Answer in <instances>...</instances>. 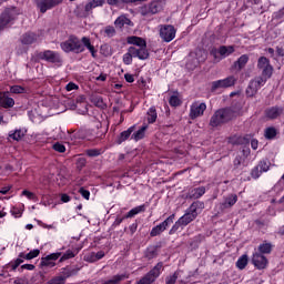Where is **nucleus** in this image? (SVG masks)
I'll list each match as a JSON object with an SVG mask.
<instances>
[{
    "instance_id": "nucleus-42",
    "label": "nucleus",
    "mask_w": 284,
    "mask_h": 284,
    "mask_svg": "<svg viewBox=\"0 0 284 284\" xmlns=\"http://www.w3.org/2000/svg\"><path fill=\"white\" fill-rule=\"evenodd\" d=\"M179 280V272H174L173 274L165 277L166 284H175Z\"/></svg>"
},
{
    "instance_id": "nucleus-34",
    "label": "nucleus",
    "mask_w": 284,
    "mask_h": 284,
    "mask_svg": "<svg viewBox=\"0 0 284 284\" xmlns=\"http://www.w3.org/2000/svg\"><path fill=\"white\" fill-rule=\"evenodd\" d=\"M77 268H62L61 273H60V277L63 278V282L65 283V281H68V278H70L71 276H75L77 274Z\"/></svg>"
},
{
    "instance_id": "nucleus-31",
    "label": "nucleus",
    "mask_w": 284,
    "mask_h": 284,
    "mask_svg": "<svg viewBox=\"0 0 284 284\" xmlns=\"http://www.w3.org/2000/svg\"><path fill=\"white\" fill-rule=\"evenodd\" d=\"M203 194H205V186H200L189 191L187 197L196 200V199H201Z\"/></svg>"
},
{
    "instance_id": "nucleus-27",
    "label": "nucleus",
    "mask_w": 284,
    "mask_h": 284,
    "mask_svg": "<svg viewBox=\"0 0 284 284\" xmlns=\"http://www.w3.org/2000/svg\"><path fill=\"white\" fill-rule=\"evenodd\" d=\"M105 3V0H91L84 7V11L90 14L94 8H101Z\"/></svg>"
},
{
    "instance_id": "nucleus-22",
    "label": "nucleus",
    "mask_w": 284,
    "mask_h": 284,
    "mask_svg": "<svg viewBox=\"0 0 284 284\" xmlns=\"http://www.w3.org/2000/svg\"><path fill=\"white\" fill-rule=\"evenodd\" d=\"M14 19V10H6L1 16H0V30H3L10 21Z\"/></svg>"
},
{
    "instance_id": "nucleus-16",
    "label": "nucleus",
    "mask_w": 284,
    "mask_h": 284,
    "mask_svg": "<svg viewBox=\"0 0 284 284\" xmlns=\"http://www.w3.org/2000/svg\"><path fill=\"white\" fill-rule=\"evenodd\" d=\"M236 77L230 75L225 79L212 82V90H219L221 88H232L236 85Z\"/></svg>"
},
{
    "instance_id": "nucleus-56",
    "label": "nucleus",
    "mask_w": 284,
    "mask_h": 284,
    "mask_svg": "<svg viewBox=\"0 0 284 284\" xmlns=\"http://www.w3.org/2000/svg\"><path fill=\"white\" fill-rule=\"evenodd\" d=\"M79 192H80L81 196H83V199H85L87 201H90V191L81 187L79 190Z\"/></svg>"
},
{
    "instance_id": "nucleus-14",
    "label": "nucleus",
    "mask_w": 284,
    "mask_h": 284,
    "mask_svg": "<svg viewBox=\"0 0 284 284\" xmlns=\"http://www.w3.org/2000/svg\"><path fill=\"white\" fill-rule=\"evenodd\" d=\"M145 210H148L146 204H142V205L133 207L132 210H130L126 213V215L124 217L115 219V221L113 222L114 227H119V225H121L123 223V221H125V219H134V216H136V214H141V212H145Z\"/></svg>"
},
{
    "instance_id": "nucleus-58",
    "label": "nucleus",
    "mask_w": 284,
    "mask_h": 284,
    "mask_svg": "<svg viewBox=\"0 0 284 284\" xmlns=\"http://www.w3.org/2000/svg\"><path fill=\"white\" fill-rule=\"evenodd\" d=\"M93 102L98 108H103V99L101 97L93 99Z\"/></svg>"
},
{
    "instance_id": "nucleus-17",
    "label": "nucleus",
    "mask_w": 284,
    "mask_h": 284,
    "mask_svg": "<svg viewBox=\"0 0 284 284\" xmlns=\"http://www.w3.org/2000/svg\"><path fill=\"white\" fill-rule=\"evenodd\" d=\"M174 216H175L174 214L170 215L162 223H160L159 225L153 227L150 233L151 236H159V234H162V232H165V230H168V227H170V225H172V223H174Z\"/></svg>"
},
{
    "instance_id": "nucleus-53",
    "label": "nucleus",
    "mask_w": 284,
    "mask_h": 284,
    "mask_svg": "<svg viewBox=\"0 0 284 284\" xmlns=\"http://www.w3.org/2000/svg\"><path fill=\"white\" fill-rule=\"evenodd\" d=\"M11 214L14 216V219H21L23 212L18 207H13L11 209Z\"/></svg>"
},
{
    "instance_id": "nucleus-2",
    "label": "nucleus",
    "mask_w": 284,
    "mask_h": 284,
    "mask_svg": "<svg viewBox=\"0 0 284 284\" xmlns=\"http://www.w3.org/2000/svg\"><path fill=\"white\" fill-rule=\"evenodd\" d=\"M205 210V203L201 201L193 202L190 207L186 210L185 214L182 215L171 227L169 234H174L179 232V230H183L186 225H190L192 221H195L196 216L201 214Z\"/></svg>"
},
{
    "instance_id": "nucleus-12",
    "label": "nucleus",
    "mask_w": 284,
    "mask_h": 284,
    "mask_svg": "<svg viewBox=\"0 0 284 284\" xmlns=\"http://www.w3.org/2000/svg\"><path fill=\"white\" fill-rule=\"evenodd\" d=\"M205 110H207V104L205 102L195 101L190 106V113L189 116L194 121V119H199V116H203L205 113Z\"/></svg>"
},
{
    "instance_id": "nucleus-57",
    "label": "nucleus",
    "mask_w": 284,
    "mask_h": 284,
    "mask_svg": "<svg viewBox=\"0 0 284 284\" xmlns=\"http://www.w3.org/2000/svg\"><path fill=\"white\" fill-rule=\"evenodd\" d=\"M241 163H243V158H241L240 155H237L234 161H233V165L234 168H239L241 165Z\"/></svg>"
},
{
    "instance_id": "nucleus-23",
    "label": "nucleus",
    "mask_w": 284,
    "mask_h": 284,
    "mask_svg": "<svg viewBox=\"0 0 284 284\" xmlns=\"http://www.w3.org/2000/svg\"><path fill=\"white\" fill-rule=\"evenodd\" d=\"M105 256V252L99 251L98 253L95 252H89L84 254L83 261L87 263H97V261H101Z\"/></svg>"
},
{
    "instance_id": "nucleus-44",
    "label": "nucleus",
    "mask_w": 284,
    "mask_h": 284,
    "mask_svg": "<svg viewBox=\"0 0 284 284\" xmlns=\"http://www.w3.org/2000/svg\"><path fill=\"white\" fill-rule=\"evenodd\" d=\"M75 254L72 250H68L61 257L60 263H63V261H68L70 258H74Z\"/></svg>"
},
{
    "instance_id": "nucleus-45",
    "label": "nucleus",
    "mask_w": 284,
    "mask_h": 284,
    "mask_svg": "<svg viewBox=\"0 0 284 284\" xmlns=\"http://www.w3.org/2000/svg\"><path fill=\"white\" fill-rule=\"evenodd\" d=\"M265 139H274L276 136V129L267 128L264 133Z\"/></svg>"
},
{
    "instance_id": "nucleus-63",
    "label": "nucleus",
    "mask_w": 284,
    "mask_h": 284,
    "mask_svg": "<svg viewBox=\"0 0 284 284\" xmlns=\"http://www.w3.org/2000/svg\"><path fill=\"white\" fill-rule=\"evenodd\" d=\"M61 201H62V203H70V195L62 194L61 195Z\"/></svg>"
},
{
    "instance_id": "nucleus-7",
    "label": "nucleus",
    "mask_w": 284,
    "mask_h": 284,
    "mask_svg": "<svg viewBox=\"0 0 284 284\" xmlns=\"http://www.w3.org/2000/svg\"><path fill=\"white\" fill-rule=\"evenodd\" d=\"M236 49L234 45H221L220 48H214L211 50V54L213 55L214 61L219 63V61H223V59H227V57L234 54Z\"/></svg>"
},
{
    "instance_id": "nucleus-4",
    "label": "nucleus",
    "mask_w": 284,
    "mask_h": 284,
    "mask_svg": "<svg viewBox=\"0 0 284 284\" xmlns=\"http://www.w3.org/2000/svg\"><path fill=\"white\" fill-rule=\"evenodd\" d=\"M163 8H164L163 1L155 0L140 7V14L142 17H152L153 14H159V12H162Z\"/></svg>"
},
{
    "instance_id": "nucleus-43",
    "label": "nucleus",
    "mask_w": 284,
    "mask_h": 284,
    "mask_svg": "<svg viewBox=\"0 0 284 284\" xmlns=\"http://www.w3.org/2000/svg\"><path fill=\"white\" fill-rule=\"evenodd\" d=\"M10 92L12 94H23V93H26V88H23L21 85H13L10 88Z\"/></svg>"
},
{
    "instance_id": "nucleus-11",
    "label": "nucleus",
    "mask_w": 284,
    "mask_h": 284,
    "mask_svg": "<svg viewBox=\"0 0 284 284\" xmlns=\"http://www.w3.org/2000/svg\"><path fill=\"white\" fill-rule=\"evenodd\" d=\"M160 37L165 43H170V41H174L176 37V29L171 24H161L159 27Z\"/></svg>"
},
{
    "instance_id": "nucleus-1",
    "label": "nucleus",
    "mask_w": 284,
    "mask_h": 284,
    "mask_svg": "<svg viewBox=\"0 0 284 284\" xmlns=\"http://www.w3.org/2000/svg\"><path fill=\"white\" fill-rule=\"evenodd\" d=\"M60 48L63 52L70 53L74 52L75 54H81L89 50L93 59L97 57V49L92 45L90 38L83 37L81 40L75 36H70L68 40L60 43Z\"/></svg>"
},
{
    "instance_id": "nucleus-19",
    "label": "nucleus",
    "mask_w": 284,
    "mask_h": 284,
    "mask_svg": "<svg viewBox=\"0 0 284 284\" xmlns=\"http://www.w3.org/2000/svg\"><path fill=\"white\" fill-rule=\"evenodd\" d=\"M239 201L237 194H229L223 197V202L220 203V210L221 212H225V210H232L234 205H236V202Z\"/></svg>"
},
{
    "instance_id": "nucleus-18",
    "label": "nucleus",
    "mask_w": 284,
    "mask_h": 284,
    "mask_svg": "<svg viewBox=\"0 0 284 284\" xmlns=\"http://www.w3.org/2000/svg\"><path fill=\"white\" fill-rule=\"evenodd\" d=\"M37 8L44 14V12H48V10H52V8H57L59 3H61V0H37Z\"/></svg>"
},
{
    "instance_id": "nucleus-48",
    "label": "nucleus",
    "mask_w": 284,
    "mask_h": 284,
    "mask_svg": "<svg viewBox=\"0 0 284 284\" xmlns=\"http://www.w3.org/2000/svg\"><path fill=\"white\" fill-rule=\"evenodd\" d=\"M22 196H27L29 201H37V195L28 190L22 191Z\"/></svg>"
},
{
    "instance_id": "nucleus-62",
    "label": "nucleus",
    "mask_w": 284,
    "mask_h": 284,
    "mask_svg": "<svg viewBox=\"0 0 284 284\" xmlns=\"http://www.w3.org/2000/svg\"><path fill=\"white\" fill-rule=\"evenodd\" d=\"M97 81H106L108 74L101 73L99 77L95 78Z\"/></svg>"
},
{
    "instance_id": "nucleus-41",
    "label": "nucleus",
    "mask_w": 284,
    "mask_h": 284,
    "mask_svg": "<svg viewBox=\"0 0 284 284\" xmlns=\"http://www.w3.org/2000/svg\"><path fill=\"white\" fill-rule=\"evenodd\" d=\"M156 118H158V115H156V109L151 108V109L148 111V116H146L148 122H149V123H154V122L156 121Z\"/></svg>"
},
{
    "instance_id": "nucleus-49",
    "label": "nucleus",
    "mask_w": 284,
    "mask_h": 284,
    "mask_svg": "<svg viewBox=\"0 0 284 284\" xmlns=\"http://www.w3.org/2000/svg\"><path fill=\"white\" fill-rule=\"evenodd\" d=\"M52 149L55 151V152H60V153H63L65 152V145L57 142L52 145Z\"/></svg>"
},
{
    "instance_id": "nucleus-25",
    "label": "nucleus",
    "mask_w": 284,
    "mask_h": 284,
    "mask_svg": "<svg viewBox=\"0 0 284 284\" xmlns=\"http://www.w3.org/2000/svg\"><path fill=\"white\" fill-rule=\"evenodd\" d=\"M0 105L1 108H13L14 99L8 97L7 92H0Z\"/></svg>"
},
{
    "instance_id": "nucleus-15",
    "label": "nucleus",
    "mask_w": 284,
    "mask_h": 284,
    "mask_svg": "<svg viewBox=\"0 0 284 284\" xmlns=\"http://www.w3.org/2000/svg\"><path fill=\"white\" fill-rule=\"evenodd\" d=\"M128 43H130L131 45H134V47H130V48L139 50V52H145L146 59H148V57H150V53L148 52V44L145 43V40H143L142 38L130 37L128 39Z\"/></svg>"
},
{
    "instance_id": "nucleus-55",
    "label": "nucleus",
    "mask_w": 284,
    "mask_h": 284,
    "mask_svg": "<svg viewBox=\"0 0 284 284\" xmlns=\"http://www.w3.org/2000/svg\"><path fill=\"white\" fill-rule=\"evenodd\" d=\"M65 90H67V92H72V90H79V85H77V83H74V82H69L65 85Z\"/></svg>"
},
{
    "instance_id": "nucleus-30",
    "label": "nucleus",
    "mask_w": 284,
    "mask_h": 284,
    "mask_svg": "<svg viewBox=\"0 0 284 284\" xmlns=\"http://www.w3.org/2000/svg\"><path fill=\"white\" fill-rule=\"evenodd\" d=\"M37 34L36 33H24L21 37V44L22 45H32V43L37 42Z\"/></svg>"
},
{
    "instance_id": "nucleus-51",
    "label": "nucleus",
    "mask_w": 284,
    "mask_h": 284,
    "mask_svg": "<svg viewBox=\"0 0 284 284\" xmlns=\"http://www.w3.org/2000/svg\"><path fill=\"white\" fill-rule=\"evenodd\" d=\"M261 174H263V171L258 166H255L251 172L252 179H258Z\"/></svg>"
},
{
    "instance_id": "nucleus-38",
    "label": "nucleus",
    "mask_w": 284,
    "mask_h": 284,
    "mask_svg": "<svg viewBox=\"0 0 284 284\" xmlns=\"http://www.w3.org/2000/svg\"><path fill=\"white\" fill-rule=\"evenodd\" d=\"M260 254H271L272 253V243H262L258 246Z\"/></svg>"
},
{
    "instance_id": "nucleus-46",
    "label": "nucleus",
    "mask_w": 284,
    "mask_h": 284,
    "mask_svg": "<svg viewBox=\"0 0 284 284\" xmlns=\"http://www.w3.org/2000/svg\"><path fill=\"white\" fill-rule=\"evenodd\" d=\"M257 168L260 169V171L263 172H267L270 170V162L263 160L258 163Z\"/></svg>"
},
{
    "instance_id": "nucleus-39",
    "label": "nucleus",
    "mask_w": 284,
    "mask_h": 284,
    "mask_svg": "<svg viewBox=\"0 0 284 284\" xmlns=\"http://www.w3.org/2000/svg\"><path fill=\"white\" fill-rule=\"evenodd\" d=\"M247 267V255H242L236 262L237 270H245Z\"/></svg>"
},
{
    "instance_id": "nucleus-3",
    "label": "nucleus",
    "mask_w": 284,
    "mask_h": 284,
    "mask_svg": "<svg viewBox=\"0 0 284 284\" xmlns=\"http://www.w3.org/2000/svg\"><path fill=\"white\" fill-rule=\"evenodd\" d=\"M234 119V111L232 109H220L214 112L210 119L211 128H220Z\"/></svg>"
},
{
    "instance_id": "nucleus-32",
    "label": "nucleus",
    "mask_w": 284,
    "mask_h": 284,
    "mask_svg": "<svg viewBox=\"0 0 284 284\" xmlns=\"http://www.w3.org/2000/svg\"><path fill=\"white\" fill-rule=\"evenodd\" d=\"M145 258L152 261V258H156L159 256V247L158 246H149L144 253Z\"/></svg>"
},
{
    "instance_id": "nucleus-33",
    "label": "nucleus",
    "mask_w": 284,
    "mask_h": 284,
    "mask_svg": "<svg viewBox=\"0 0 284 284\" xmlns=\"http://www.w3.org/2000/svg\"><path fill=\"white\" fill-rule=\"evenodd\" d=\"M139 1H148V0H106L109 6H115L116 8H121L123 3H136Z\"/></svg>"
},
{
    "instance_id": "nucleus-52",
    "label": "nucleus",
    "mask_w": 284,
    "mask_h": 284,
    "mask_svg": "<svg viewBox=\"0 0 284 284\" xmlns=\"http://www.w3.org/2000/svg\"><path fill=\"white\" fill-rule=\"evenodd\" d=\"M104 33L106 34V37H114V34H116V30L114 29V27L109 26L104 29Z\"/></svg>"
},
{
    "instance_id": "nucleus-59",
    "label": "nucleus",
    "mask_w": 284,
    "mask_h": 284,
    "mask_svg": "<svg viewBox=\"0 0 284 284\" xmlns=\"http://www.w3.org/2000/svg\"><path fill=\"white\" fill-rule=\"evenodd\" d=\"M124 79H125L126 83H134V75H132L130 73H126L124 75Z\"/></svg>"
},
{
    "instance_id": "nucleus-40",
    "label": "nucleus",
    "mask_w": 284,
    "mask_h": 284,
    "mask_svg": "<svg viewBox=\"0 0 284 284\" xmlns=\"http://www.w3.org/2000/svg\"><path fill=\"white\" fill-rule=\"evenodd\" d=\"M169 103L172 108H179V105H181V98H179L176 94H173L170 97Z\"/></svg>"
},
{
    "instance_id": "nucleus-26",
    "label": "nucleus",
    "mask_w": 284,
    "mask_h": 284,
    "mask_svg": "<svg viewBox=\"0 0 284 284\" xmlns=\"http://www.w3.org/2000/svg\"><path fill=\"white\" fill-rule=\"evenodd\" d=\"M248 61H250V55H247V54H242V55L237 59V61H235V62L233 63L234 70H239V71L243 70V68H245V67L247 65Z\"/></svg>"
},
{
    "instance_id": "nucleus-28",
    "label": "nucleus",
    "mask_w": 284,
    "mask_h": 284,
    "mask_svg": "<svg viewBox=\"0 0 284 284\" xmlns=\"http://www.w3.org/2000/svg\"><path fill=\"white\" fill-rule=\"evenodd\" d=\"M114 26L121 30L125 26H132V20L122 14L115 19Z\"/></svg>"
},
{
    "instance_id": "nucleus-10",
    "label": "nucleus",
    "mask_w": 284,
    "mask_h": 284,
    "mask_svg": "<svg viewBox=\"0 0 284 284\" xmlns=\"http://www.w3.org/2000/svg\"><path fill=\"white\" fill-rule=\"evenodd\" d=\"M132 58L145 61V59H148V53L145 51H139L134 48H129L128 52L123 55V63L125 65H132Z\"/></svg>"
},
{
    "instance_id": "nucleus-50",
    "label": "nucleus",
    "mask_w": 284,
    "mask_h": 284,
    "mask_svg": "<svg viewBox=\"0 0 284 284\" xmlns=\"http://www.w3.org/2000/svg\"><path fill=\"white\" fill-rule=\"evenodd\" d=\"M21 263H23V257H18L17 260H14L13 262L10 263V267L11 270H17V267H19V265H21Z\"/></svg>"
},
{
    "instance_id": "nucleus-24",
    "label": "nucleus",
    "mask_w": 284,
    "mask_h": 284,
    "mask_svg": "<svg viewBox=\"0 0 284 284\" xmlns=\"http://www.w3.org/2000/svg\"><path fill=\"white\" fill-rule=\"evenodd\" d=\"M283 106H272L265 111L267 119H278L283 114Z\"/></svg>"
},
{
    "instance_id": "nucleus-37",
    "label": "nucleus",
    "mask_w": 284,
    "mask_h": 284,
    "mask_svg": "<svg viewBox=\"0 0 284 284\" xmlns=\"http://www.w3.org/2000/svg\"><path fill=\"white\" fill-rule=\"evenodd\" d=\"M39 254H41V251H39V248H36V250L30 251L27 254L20 253L19 256H20V258H26L27 261H32V258H37V256H39Z\"/></svg>"
},
{
    "instance_id": "nucleus-13",
    "label": "nucleus",
    "mask_w": 284,
    "mask_h": 284,
    "mask_svg": "<svg viewBox=\"0 0 284 284\" xmlns=\"http://www.w3.org/2000/svg\"><path fill=\"white\" fill-rule=\"evenodd\" d=\"M257 68L262 71V78L263 79H271L272 73L274 72V69L272 68V64H270V60L265 57H261L257 60Z\"/></svg>"
},
{
    "instance_id": "nucleus-29",
    "label": "nucleus",
    "mask_w": 284,
    "mask_h": 284,
    "mask_svg": "<svg viewBox=\"0 0 284 284\" xmlns=\"http://www.w3.org/2000/svg\"><path fill=\"white\" fill-rule=\"evenodd\" d=\"M26 132H28L26 129H16L9 132V139H12V141H21V139L26 136Z\"/></svg>"
},
{
    "instance_id": "nucleus-60",
    "label": "nucleus",
    "mask_w": 284,
    "mask_h": 284,
    "mask_svg": "<svg viewBox=\"0 0 284 284\" xmlns=\"http://www.w3.org/2000/svg\"><path fill=\"white\" fill-rule=\"evenodd\" d=\"M138 227H139V224H136V223L131 224L129 226L131 234H134L136 232Z\"/></svg>"
},
{
    "instance_id": "nucleus-36",
    "label": "nucleus",
    "mask_w": 284,
    "mask_h": 284,
    "mask_svg": "<svg viewBox=\"0 0 284 284\" xmlns=\"http://www.w3.org/2000/svg\"><path fill=\"white\" fill-rule=\"evenodd\" d=\"M146 130L148 125L144 124L141 129L131 135V139H133V141H141V139H144Z\"/></svg>"
},
{
    "instance_id": "nucleus-61",
    "label": "nucleus",
    "mask_w": 284,
    "mask_h": 284,
    "mask_svg": "<svg viewBox=\"0 0 284 284\" xmlns=\"http://www.w3.org/2000/svg\"><path fill=\"white\" fill-rule=\"evenodd\" d=\"M22 270H29L30 272H32V270H34V264H24L21 266Z\"/></svg>"
},
{
    "instance_id": "nucleus-47",
    "label": "nucleus",
    "mask_w": 284,
    "mask_h": 284,
    "mask_svg": "<svg viewBox=\"0 0 284 284\" xmlns=\"http://www.w3.org/2000/svg\"><path fill=\"white\" fill-rule=\"evenodd\" d=\"M87 154L89 156H101V154H103V151H101V149H89L87 150Z\"/></svg>"
},
{
    "instance_id": "nucleus-9",
    "label": "nucleus",
    "mask_w": 284,
    "mask_h": 284,
    "mask_svg": "<svg viewBox=\"0 0 284 284\" xmlns=\"http://www.w3.org/2000/svg\"><path fill=\"white\" fill-rule=\"evenodd\" d=\"M267 83V79L263 77H256L255 79L251 80L248 87L246 88V95L247 97H255V94Z\"/></svg>"
},
{
    "instance_id": "nucleus-35",
    "label": "nucleus",
    "mask_w": 284,
    "mask_h": 284,
    "mask_svg": "<svg viewBox=\"0 0 284 284\" xmlns=\"http://www.w3.org/2000/svg\"><path fill=\"white\" fill-rule=\"evenodd\" d=\"M134 128L135 126L133 125V126H130L126 131H123L118 139V143L121 144L124 141H128L132 135V132H134Z\"/></svg>"
},
{
    "instance_id": "nucleus-6",
    "label": "nucleus",
    "mask_w": 284,
    "mask_h": 284,
    "mask_svg": "<svg viewBox=\"0 0 284 284\" xmlns=\"http://www.w3.org/2000/svg\"><path fill=\"white\" fill-rule=\"evenodd\" d=\"M38 57L42 61H47V63L58 65V68H60V65H63V57H61V53H59L58 51L45 50L43 52H40Z\"/></svg>"
},
{
    "instance_id": "nucleus-5",
    "label": "nucleus",
    "mask_w": 284,
    "mask_h": 284,
    "mask_svg": "<svg viewBox=\"0 0 284 284\" xmlns=\"http://www.w3.org/2000/svg\"><path fill=\"white\" fill-rule=\"evenodd\" d=\"M163 272V262H159L150 272H148L135 284H152L161 276Z\"/></svg>"
},
{
    "instance_id": "nucleus-21",
    "label": "nucleus",
    "mask_w": 284,
    "mask_h": 284,
    "mask_svg": "<svg viewBox=\"0 0 284 284\" xmlns=\"http://www.w3.org/2000/svg\"><path fill=\"white\" fill-rule=\"evenodd\" d=\"M252 263L257 270H265L267 267V257L261 253H254L252 256Z\"/></svg>"
},
{
    "instance_id": "nucleus-64",
    "label": "nucleus",
    "mask_w": 284,
    "mask_h": 284,
    "mask_svg": "<svg viewBox=\"0 0 284 284\" xmlns=\"http://www.w3.org/2000/svg\"><path fill=\"white\" fill-rule=\"evenodd\" d=\"M251 146L253 150H258V140H252L251 141Z\"/></svg>"
},
{
    "instance_id": "nucleus-20",
    "label": "nucleus",
    "mask_w": 284,
    "mask_h": 284,
    "mask_svg": "<svg viewBox=\"0 0 284 284\" xmlns=\"http://www.w3.org/2000/svg\"><path fill=\"white\" fill-rule=\"evenodd\" d=\"M61 258V252L51 253L44 257L41 258L40 267H54L57 265V262Z\"/></svg>"
},
{
    "instance_id": "nucleus-54",
    "label": "nucleus",
    "mask_w": 284,
    "mask_h": 284,
    "mask_svg": "<svg viewBox=\"0 0 284 284\" xmlns=\"http://www.w3.org/2000/svg\"><path fill=\"white\" fill-rule=\"evenodd\" d=\"M47 284H65V282H64L63 278L59 275V276L53 277L52 280H50Z\"/></svg>"
},
{
    "instance_id": "nucleus-8",
    "label": "nucleus",
    "mask_w": 284,
    "mask_h": 284,
    "mask_svg": "<svg viewBox=\"0 0 284 284\" xmlns=\"http://www.w3.org/2000/svg\"><path fill=\"white\" fill-rule=\"evenodd\" d=\"M205 59H206L205 51L199 49L196 50L195 53L192 52L189 54L186 68H189V70H194V68H196V65H199L200 63H203Z\"/></svg>"
}]
</instances>
